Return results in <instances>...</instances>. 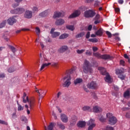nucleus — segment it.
Wrapping results in <instances>:
<instances>
[{
    "label": "nucleus",
    "instance_id": "nucleus-1",
    "mask_svg": "<svg viewBox=\"0 0 130 130\" xmlns=\"http://www.w3.org/2000/svg\"><path fill=\"white\" fill-rule=\"evenodd\" d=\"M22 99L23 103H27V102H28L29 109H30V110L31 109H33V108L35 106V99L34 98H31L29 100L28 96H27V94L25 92L23 93Z\"/></svg>",
    "mask_w": 130,
    "mask_h": 130
},
{
    "label": "nucleus",
    "instance_id": "nucleus-2",
    "mask_svg": "<svg viewBox=\"0 0 130 130\" xmlns=\"http://www.w3.org/2000/svg\"><path fill=\"white\" fill-rule=\"evenodd\" d=\"M98 70L101 72L102 75L103 76L106 75V77L105 78V81L107 82V83L110 84V83L112 82V79H111L109 74L106 72V69L103 67H99Z\"/></svg>",
    "mask_w": 130,
    "mask_h": 130
},
{
    "label": "nucleus",
    "instance_id": "nucleus-3",
    "mask_svg": "<svg viewBox=\"0 0 130 130\" xmlns=\"http://www.w3.org/2000/svg\"><path fill=\"white\" fill-rule=\"evenodd\" d=\"M82 69L85 74H92L93 73V69L90 66V62L87 60H84Z\"/></svg>",
    "mask_w": 130,
    "mask_h": 130
},
{
    "label": "nucleus",
    "instance_id": "nucleus-4",
    "mask_svg": "<svg viewBox=\"0 0 130 130\" xmlns=\"http://www.w3.org/2000/svg\"><path fill=\"white\" fill-rule=\"evenodd\" d=\"M71 80L72 77H71L70 75H67L66 76H64L61 79V82L63 83L62 86L67 88L70 87V85L72 84V82H71Z\"/></svg>",
    "mask_w": 130,
    "mask_h": 130
},
{
    "label": "nucleus",
    "instance_id": "nucleus-5",
    "mask_svg": "<svg viewBox=\"0 0 130 130\" xmlns=\"http://www.w3.org/2000/svg\"><path fill=\"white\" fill-rule=\"evenodd\" d=\"M106 116L107 119L108 120L109 124L114 125V124L117 122V119L113 116L112 113H108L107 114Z\"/></svg>",
    "mask_w": 130,
    "mask_h": 130
},
{
    "label": "nucleus",
    "instance_id": "nucleus-6",
    "mask_svg": "<svg viewBox=\"0 0 130 130\" xmlns=\"http://www.w3.org/2000/svg\"><path fill=\"white\" fill-rule=\"evenodd\" d=\"M93 55L95 57H98V58H102L103 59H112L113 58V57L109 55H101L99 53H93Z\"/></svg>",
    "mask_w": 130,
    "mask_h": 130
},
{
    "label": "nucleus",
    "instance_id": "nucleus-7",
    "mask_svg": "<svg viewBox=\"0 0 130 130\" xmlns=\"http://www.w3.org/2000/svg\"><path fill=\"white\" fill-rule=\"evenodd\" d=\"M87 125H88V130H92L95 126H96V123H95V120L90 119L87 122Z\"/></svg>",
    "mask_w": 130,
    "mask_h": 130
},
{
    "label": "nucleus",
    "instance_id": "nucleus-8",
    "mask_svg": "<svg viewBox=\"0 0 130 130\" xmlns=\"http://www.w3.org/2000/svg\"><path fill=\"white\" fill-rule=\"evenodd\" d=\"M87 88L89 89H92V90H96L98 88V85L95 82L92 81L90 83H88L87 85Z\"/></svg>",
    "mask_w": 130,
    "mask_h": 130
},
{
    "label": "nucleus",
    "instance_id": "nucleus-9",
    "mask_svg": "<svg viewBox=\"0 0 130 130\" xmlns=\"http://www.w3.org/2000/svg\"><path fill=\"white\" fill-rule=\"evenodd\" d=\"M17 16H13L12 17H10L7 21L8 24H9V25H11V26H12V25H14V24H15V23H17V19L15 18Z\"/></svg>",
    "mask_w": 130,
    "mask_h": 130
},
{
    "label": "nucleus",
    "instance_id": "nucleus-10",
    "mask_svg": "<svg viewBox=\"0 0 130 130\" xmlns=\"http://www.w3.org/2000/svg\"><path fill=\"white\" fill-rule=\"evenodd\" d=\"M84 16L86 18H92L95 16V12L92 10L86 11L84 13Z\"/></svg>",
    "mask_w": 130,
    "mask_h": 130
},
{
    "label": "nucleus",
    "instance_id": "nucleus-11",
    "mask_svg": "<svg viewBox=\"0 0 130 130\" xmlns=\"http://www.w3.org/2000/svg\"><path fill=\"white\" fill-rule=\"evenodd\" d=\"M33 16V12L29 11V10H26L25 12L24 13V18H26V19H31Z\"/></svg>",
    "mask_w": 130,
    "mask_h": 130
},
{
    "label": "nucleus",
    "instance_id": "nucleus-12",
    "mask_svg": "<svg viewBox=\"0 0 130 130\" xmlns=\"http://www.w3.org/2000/svg\"><path fill=\"white\" fill-rule=\"evenodd\" d=\"M55 28H52L50 31L51 34L52 35V37L53 38H56L60 35V32H54Z\"/></svg>",
    "mask_w": 130,
    "mask_h": 130
},
{
    "label": "nucleus",
    "instance_id": "nucleus-13",
    "mask_svg": "<svg viewBox=\"0 0 130 130\" xmlns=\"http://www.w3.org/2000/svg\"><path fill=\"white\" fill-rule=\"evenodd\" d=\"M56 124L55 122H51L48 125V127H46V126H44V129L45 130H53V128H54V126H55V125Z\"/></svg>",
    "mask_w": 130,
    "mask_h": 130
},
{
    "label": "nucleus",
    "instance_id": "nucleus-14",
    "mask_svg": "<svg viewBox=\"0 0 130 130\" xmlns=\"http://www.w3.org/2000/svg\"><path fill=\"white\" fill-rule=\"evenodd\" d=\"M69 49V47L66 45L62 46L59 49H58V52L59 53H63Z\"/></svg>",
    "mask_w": 130,
    "mask_h": 130
},
{
    "label": "nucleus",
    "instance_id": "nucleus-15",
    "mask_svg": "<svg viewBox=\"0 0 130 130\" xmlns=\"http://www.w3.org/2000/svg\"><path fill=\"white\" fill-rule=\"evenodd\" d=\"M81 12L79 10H76L72 14H71L69 18L71 19L72 18H76L78 16H80Z\"/></svg>",
    "mask_w": 130,
    "mask_h": 130
},
{
    "label": "nucleus",
    "instance_id": "nucleus-16",
    "mask_svg": "<svg viewBox=\"0 0 130 130\" xmlns=\"http://www.w3.org/2000/svg\"><path fill=\"white\" fill-rule=\"evenodd\" d=\"M64 23V20L61 18H59L56 20L55 22V25H56L57 26H61V25H63Z\"/></svg>",
    "mask_w": 130,
    "mask_h": 130
},
{
    "label": "nucleus",
    "instance_id": "nucleus-17",
    "mask_svg": "<svg viewBox=\"0 0 130 130\" xmlns=\"http://www.w3.org/2000/svg\"><path fill=\"white\" fill-rule=\"evenodd\" d=\"M60 118L62 121L65 123L69 121V118H68V116L64 114H61Z\"/></svg>",
    "mask_w": 130,
    "mask_h": 130
},
{
    "label": "nucleus",
    "instance_id": "nucleus-18",
    "mask_svg": "<svg viewBox=\"0 0 130 130\" xmlns=\"http://www.w3.org/2000/svg\"><path fill=\"white\" fill-rule=\"evenodd\" d=\"M93 110L94 112H101V111H102V109L98 106H95L93 108Z\"/></svg>",
    "mask_w": 130,
    "mask_h": 130
},
{
    "label": "nucleus",
    "instance_id": "nucleus-19",
    "mask_svg": "<svg viewBox=\"0 0 130 130\" xmlns=\"http://www.w3.org/2000/svg\"><path fill=\"white\" fill-rule=\"evenodd\" d=\"M77 126H78V127H85V126H86V122L80 121L77 123Z\"/></svg>",
    "mask_w": 130,
    "mask_h": 130
},
{
    "label": "nucleus",
    "instance_id": "nucleus-20",
    "mask_svg": "<svg viewBox=\"0 0 130 130\" xmlns=\"http://www.w3.org/2000/svg\"><path fill=\"white\" fill-rule=\"evenodd\" d=\"M123 97L124 98H126V99L129 98L130 97L129 90L128 89L124 92Z\"/></svg>",
    "mask_w": 130,
    "mask_h": 130
},
{
    "label": "nucleus",
    "instance_id": "nucleus-21",
    "mask_svg": "<svg viewBox=\"0 0 130 130\" xmlns=\"http://www.w3.org/2000/svg\"><path fill=\"white\" fill-rule=\"evenodd\" d=\"M69 36L70 35L69 34L64 33L59 36V39H66V38H68Z\"/></svg>",
    "mask_w": 130,
    "mask_h": 130
},
{
    "label": "nucleus",
    "instance_id": "nucleus-22",
    "mask_svg": "<svg viewBox=\"0 0 130 130\" xmlns=\"http://www.w3.org/2000/svg\"><path fill=\"white\" fill-rule=\"evenodd\" d=\"M83 82V79L82 78H77L74 81L75 85H78V84H81V83Z\"/></svg>",
    "mask_w": 130,
    "mask_h": 130
},
{
    "label": "nucleus",
    "instance_id": "nucleus-23",
    "mask_svg": "<svg viewBox=\"0 0 130 130\" xmlns=\"http://www.w3.org/2000/svg\"><path fill=\"white\" fill-rule=\"evenodd\" d=\"M53 17L54 18H59V17H62V15H61V13L59 12H55Z\"/></svg>",
    "mask_w": 130,
    "mask_h": 130
},
{
    "label": "nucleus",
    "instance_id": "nucleus-24",
    "mask_svg": "<svg viewBox=\"0 0 130 130\" xmlns=\"http://www.w3.org/2000/svg\"><path fill=\"white\" fill-rule=\"evenodd\" d=\"M35 91L37 92V93H38L39 95H43L44 94V90H43L42 89H37V88H35Z\"/></svg>",
    "mask_w": 130,
    "mask_h": 130
},
{
    "label": "nucleus",
    "instance_id": "nucleus-25",
    "mask_svg": "<svg viewBox=\"0 0 130 130\" xmlns=\"http://www.w3.org/2000/svg\"><path fill=\"white\" fill-rule=\"evenodd\" d=\"M82 110L83 111H92V109L91 107L88 106H85L82 108Z\"/></svg>",
    "mask_w": 130,
    "mask_h": 130
},
{
    "label": "nucleus",
    "instance_id": "nucleus-26",
    "mask_svg": "<svg viewBox=\"0 0 130 130\" xmlns=\"http://www.w3.org/2000/svg\"><path fill=\"white\" fill-rule=\"evenodd\" d=\"M102 34H103V30L102 28H100L95 32V35H97L98 36H102Z\"/></svg>",
    "mask_w": 130,
    "mask_h": 130
},
{
    "label": "nucleus",
    "instance_id": "nucleus-27",
    "mask_svg": "<svg viewBox=\"0 0 130 130\" xmlns=\"http://www.w3.org/2000/svg\"><path fill=\"white\" fill-rule=\"evenodd\" d=\"M47 15H48V10H46L40 14V16L41 17H45L46 16H47Z\"/></svg>",
    "mask_w": 130,
    "mask_h": 130
},
{
    "label": "nucleus",
    "instance_id": "nucleus-28",
    "mask_svg": "<svg viewBox=\"0 0 130 130\" xmlns=\"http://www.w3.org/2000/svg\"><path fill=\"white\" fill-rule=\"evenodd\" d=\"M25 12V9L23 8H17V13L22 14Z\"/></svg>",
    "mask_w": 130,
    "mask_h": 130
},
{
    "label": "nucleus",
    "instance_id": "nucleus-29",
    "mask_svg": "<svg viewBox=\"0 0 130 130\" xmlns=\"http://www.w3.org/2000/svg\"><path fill=\"white\" fill-rule=\"evenodd\" d=\"M48 66H50V63H44L42 65L40 71H42V70H44V69H45L46 67H48Z\"/></svg>",
    "mask_w": 130,
    "mask_h": 130
},
{
    "label": "nucleus",
    "instance_id": "nucleus-30",
    "mask_svg": "<svg viewBox=\"0 0 130 130\" xmlns=\"http://www.w3.org/2000/svg\"><path fill=\"white\" fill-rule=\"evenodd\" d=\"M67 29L71 30V31H74L75 30V26L74 25H68L66 26Z\"/></svg>",
    "mask_w": 130,
    "mask_h": 130
},
{
    "label": "nucleus",
    "instance_id": "nucleus-31",
    "mask_svg": "<svg viewBox=\"0 0 130 130\" xmlns=\"http://www.w3.org/2000/svg\"><path fill=\"white\" fill-rule=\"evenodd\" d=\"M30 29L29 28H21V29H18L16 31V34H18V33H20L21 31H29Z\"/></svg>",
    "mask_w": 130,
    "mask_h": 130
},
{
    "label": "nucleus",
    "instance_id": "nucleus-32",
    "mask_svg": "<svg viewBox=\"0 0 130 130\" xmlns=\"http://www.w3.org/2000/svg\"><path fill=\"white\" fill-rule=\"evenodd\" d=\"M123 73V69L121 68V69H116V75H120V74H122Z\"/></svg>",
    "mask_w": 130,
    "mask_h": 130
},
{
    "label": "nucleus",
    "instance_id": "nucleus-33",
    "mask_svg": "<svg viewBox=\"0 0 130 130\" xmlns=\"http://www.w3.org/2000/svg\"><path fill=\"white\" fill-rule=\"evenodd\" d=\"M6 24H7V20H4L3 22H2L0 23V29H2V28H4L5 26H6Z\"/></svg>",
    "mask_w": 130,
    "mask_h": 130
},
{
    "label": "nucleus",
    "instance_id": "nucleus-34",
    "mask_svg": "<svg viewBox=\"0 0 130 130\" xmlns=\"http://www.w3.org/2000/svg\"><path fill=\"white\" fill-rule=\"evenodd\" d=\"M83 35H85V32H81L76 36V38H81V37H83Z\"/></svg>",
    "mask_w": 130,
    "mask_h": 130
},
{
    "label": "nucleus",
    "instance_id": "nucleus-35",
    "mask_svg": "<svg viewBox=\"0 0 130 130\" xmlns=\"http://www.w3.org/2000/svg\"><path fill=\"white\" fill-rule=\"evenodd\" d=\"M11 14H12L13 15L18 14V9L17 8L15 9H13L10 11Z\"/></svg>",
    "mask_w": 130,
    "mask_h": 130
},
{
    "label": "nucleus",
    "instance_id": "nucleus-36",
    "mask_svg": "<svg viewBox=\"0 0 130 130\" xmlns=\"http://www.w3.org/2000/svg\"><path fill=\"white\" fill-rule=\"evenodd\" d=\"M99 119L102 122H104V121H105V118L101 115L99 116Z\"/></svg>",
    "mask_w": 130,
    "mask_h": 130
},
{
    "label": "nucleus",
    "instance_id": "nucleus-37",
    "mask_svg": "<svg viewBox=\"0 0 130 130\" xmlns=\"http://www.w3.org/2000/svg\"><path fill=\"white\" fill-rule=\"evenodd\" d=\"M18 111H22L24 110V106H22L21 105H18L17 107Z\"/></svg>",
    "mask_w": 130,
    "mask_h": 130
},
{
    "label": "nucleus",
    "instance_id": "nucleus-38",
    "mask_svg": "<svg viewBox=\"0 0 130 130\" xmlns=\"http://www.w3.org/2000/svg\"><path fill=\"white\" fill-rule=\"evenodd\" d=\"M9 47L12 50V52H13V53H15V52H16V51H17V50H16V48L15 47H14V46L9 45Z\"/></svg>",
    "mask_w": 130,
    "mask_h": 130
},
{
    "label": "nucleus",
    "instance_id": "nucleus-39",
    "mask_svg": "<svg viewBox=\"0 0 130 130\" xmlns=\"http://www.w3.org/2000/svg\"><path fill=\"white\" fill-rule=\"evenodd\" d=\"M31 10H32L33 13L38 12V7H37L36 6H34L31 8Z\"/></svg>",
    "mask_w": 130,
    "mask_h": 130
},
{
    "label": "nucleus",
    "instance_id": "nucleus-40",
    "mask_svg": "<svg viewBox=\"0 0 130 130\" xmlns=\"http://www.w3.org/2000/svg\"><path fill=\"white\" fill-rule=\"evenodd\" d=\"M50 65L52 66V67H54V68H57L58 63L57 62H52L50 63Z\"/></svg>",
    "mask_w": 130,
    "mask_h": 130
},
{
    "label": "nucleus",
    "instance_id": "nucleus-41",
    "mask_svg": "<svg viewBox=\"0 0 130 130\" xmlns=\"http://www.w3.org/2000/svg\"><path fill=\"white\" fill-rule=\"evenodd\" d=\"M21 120L22 121H24V122H25V123H27V122H28V120L27 119V118L25 116H22Z\"/></svg>",
    "mask_w": 130,
    "mask_h": 130
},
{
    "label": "nucleus",
    "instance_id": "nucleus-42",
    "mask_svg": "<svg viewBox=\"0 0 130 130\" xmlns=\"http://www.w3.org/2000/svg\"><path fill=\"white\" fill-rule=\"evenodd\" d=\"M88 41H90V42H93V43H96V42L98 41V40H97V39H89Z\"/></svg>",
    "mask_w": 130,
    "mask_h": 130
},
{
    "label": "nucleus",
    "instance_id": "nucleus-43",
    "mask_svg": "<svg viewBox=\"0 0 130 130\" xmlns=\"http://www.w3.org/2000/svg\"><path fill=\"white\" fill-rule=\"evenodd\" d=\"M36 32L38 36H39V35H40V28H39V27H37L36 28Z\"/></svg>",
    "mask_w": 130,
    "mask_h": 130
},
{
    "label": "nucleus",
    "instance_id": "nucleus-44",
    "mask_svg": "<svg viewBox=\"0 0 130 130\" xmlns=\"http://www.w3.org/2000/svg\"><path fill=\"white\" fill-rule=\"evenodd\" d=\"M1 124H4L5 125H8V122L4 121L3 120H0Z\"/></svg>",
    "mask_w": 130,
    "mask_h": 130
},
{
    "label": "nucleus",
    "instance_id": "nucleus-45",
    "mask_svg": "<svg viewBox=\"0 0 130 130\" xmlns=\"http://www.w3.org/2000/svg\"><path fill=\"white\" fill-rule=\"evenodd\" d=\"M16 117H17V114H16V112H14L12 114L11 118L12 119H16Z\"/></svg>",
    "mask_w": 130,
    "mask_h": 130
},
{
    "label": "nucleus",
    "instance_id": "nucleus-46",
    "mask_svg": "<svg viewBox=\"0 0 130 130\" xmlns=\"http://www.w3.org/2000/svg\"><path fill=\"white\" fill-rule=\"evenodd\" d=\"M8 72L9 73H13V72H15V69L11 67L8 70Z\"/></svg>",
    "mask_w": 130,
    "mask_h": 130
},
{
    "label": "nucleus",
    "instance_id": "nucleus-47",
    "mask_svg": "<svg viewBox=\"0 0 130 130\" xmlns=\"http://www.w3.org/2000/svg\"><path fill=\"white\" fill-rule=\"evenodd\" d=\"M72 120H73V124H75V123H76V121H77V116H74L72 118Z\"/></svg>",
    "mask_w": 130,
    "mask_h": 130
},
{
    "label": "nucleus",
    "instance_id": "nucleus-48",
    "mask_svg": "<svg viewBox=\"0 0 130 130\" xmlns=\"http://www.w3.org/2000/svg\"><path fill=\"white\" fill-rule=\"evenodd\" d=\"M58 125L61 129H64V128H66V127L62 124H58Z\"/></svg>",
    "mask_w": 130,
    "mask_h": 130
},
{
    "label": "nucleus",
    "instance_id": "nucleus-49",
    "mask_svg": "<svg viewBox=\"0 0 130 130\" xmlns=\"http://www.w3.org/2000/svg\"><path fill=\"white\" fill-rule=\"evenodd\" d=\"M84 51H85V50H84V49H82V50H77V52L79 54H81L83 53V52H84Z\"/></svg>",
    "mask_w": 130,
    "mask_h": 130
},
{
    "label": "nucleus",
    "instance_id": "nucleus-50",
    "mask_svg": "<svg viewBox=\"0 0 130 130\" xmlns=\"http://www.w3.org/2000/svg\"><path fill=\"white\" fill-rule=\"evenodd\" d=\"M6 78V74L5 73H0V79Z\"/></svg>",
    "mask_w": 130,
    "mask_h": 130
},
{
    "label": "nucleus",
    "instance_id": "nucleus-51",
    "mask_svg": "<svg viewBox=\"0 0 130 130\" xmlns=\"http://www.w3.org/2000/svg\"><path fill=\"white\" fill-rule=\"evenodd\" d=\"M106 33L107 35H108V37H109V38H111L112 35H111V32H109V31H107L106 32Z\"/></svg>",
    "mask_w": 130,
    "mask_h": 130
},
{
    "label": "nucleus",
    "instance_id": "nucleus-52",
    "mask_svg": "<svg viewBox=\"0 0 130 130\" xmlns=\"http://www.w3.org/2000/svg\"><path fill=\"white\" fill-rule=\"evenodd\" d=\"M105 130H113V127H112V126H107L106 127Z\"/></svg>",
    "mask_w": 130,
    "mask_h": 130
},
{
    "label": "nucleus",
    "instance_id": "nucleus-53",
    "mask_svg": "<svg viewBox=\"0 0 130 130\" xmlns=\"http://www.w3.org/2000/svg\"><path fill=\"white\" fill-rule=\"evenodd\" d=\"M92 97H93V98L94 99H98V98L97 97V94H96V93H94V92L92 93Z\"/></svg>",
    "mask_w": 130,
    "mask_h": 130
},
{
    "label": "nucleus",
    "instance_id": "nucleus-54",
    "mask_svg": "<svg viewBox=\"0 0 130 130\" xmlns=\"http://www.w3.org/2000/svg\"><path fill=\"white\" fill-rule=\"evenodd\" d=\"M124 57L125 58H126L127 59H128V62H130V59L128 57V56L126 54H125L124 55Z\"/></svg>",
    "mask_w": 130,
    "mask_h": 130
},
{
    "label": "nucleus",
    "instance_id": "nucleus-55",
    "mask_svg": "<svg viewBox=\"0 0 130 130\" xmlns=\"http://www.w3.org/2000/svg\"><path fill=\"white\" fill-rule=\"evenodd\" d=\"M85 54L87 55H91L92 54V52H91V51H90L89 50H87Z\"/></svg>",
    "mask_w": 130,
    "mask_h": 130
},
{
    "label": "nucleus",
    "instance_id": "nucleus-56",
    "mask_svg": "<svg viewBox=\"0 0 130 130\" xmlns=\"http://www.w3.org/2000/svg\"><path fill=\"white\" fill-rule=\"evenodd\" d=\"M124 63H125V62L123 61V60H121L120 61V64L123 67H124Z\"/></svg>",
    "mask_w": 130,
    "mask_h": 130
},
{
    "label": "nucleus",
    "instance_id": "nucleus-57",
    "mask_svg": "<svg viewBox=\"0 0 130 130\" xmlns=\"http://www.w3.org/2000/svg\"><path fill=\"white\" fill-rule=\"evenodd\" d=\"M92 50H93V51L95 52V51H97L98 50V48H97L96 47H93L92 48Z\"/></svg>",
    "mask_w": 130,
    "mask_h": 130
},
{
    "label": "nucleus",
    "instance_id": "nucleus-58",
    "mask_svg": "<svg viewBox=\"0 0 130 130\" xmlns=\"http://www.w3.org/2000/svg\"><path fill=\"white\" fill-rule=\"evenodd\" d=\"M99 23H100V20L95 19V20L94 21V24H99Z\"/></svg>",
    "mask_w": 130,
    "mask_h": 130
},
{
    "label": "nucleus",
    "instance_id": "nucleus-59",
    "mask_svg": "<svg viewBox=\"0 0 130 130\" xmlns=\"http://www.w3.org/2000/svg\"><path fill=\"white\" fill-rule=\"evenodd\" d=\"M126 117H127V118H130V112H128L125 115Z\"/></svg>",
    "mask_w": 130,
    "mask_h": 130
},
{
    "label": "nucleus",
    "instance_id": "nucleus-60",
    "mask_svg": "<svg viewBox=\"0 0 130 130\" xmlns=\"http://www.w3.org/2000/svg\"><path fill=\"white\" fill-rule=\"evenodd\" d=\"M94 19L95 20H99L100 19V15H96Z\"/></svg>",
    "mask_w": 130,
    "mask_h": 130
},
{
    "label": "nucleus",
    "instance_id": "nucleus-61",
    "mask_svg": "<svg viewBox=\"0 0 130 130\" xmlns=\"http://www.w3.org/2000/svg\"><path fill=\"white\" fill-rule=\"evenodd\" d=\"M90 37V32L88 31L87 32V33L86 34V38H89Z\"/></svg>",
    "mask_w": 130,
    "mask_h": 130
},
{
    "label": "nucleus",
    "instance_id": "nucleus-62",
    "mask_svg": "<svg viewBox=\"0 0 130 130\" xmlns=\"http://www.w3.org/2000/svg\"><path fill=\"white\" fill-rule=\"evenodd\" d=\"M83 89H84V90H85V92H89V89H88L86 87V86H84L83 87Z\"/></svg>",
    "mask_w": 130,
    "mask_h": 130
},
{
    "label": "nucleus",
    "instance_id": "nucleus-63",
    "mask_svg": "<svg viewBox=\"0 0 130 130\" xmlns=\"http://www.w3.org/2000/svg\"><path fill=\"white\" fill-rule=\"evenodd\" d=\"M18 6H19V4L17 3L12 5V7L13 8H17V7H18Z\"/></svg>",
    "mask_w": 130,
    "mask_h": 130
},
{
    "label": "nucleus",
    "instance_id": "nucleus-64",
    "mask_svg": "<svg viewBox=\"0 0 130 130\" xmlns=\"http://www.w3.org/2000/svg\"><path fill=\"white\" fill-rule=\"evenodd\" d=\"M61 95V92L59 91L57 94V98H59V96Z\"/></svg>",
    "mask_w": 130,
    "mask_h": 130
}]
</instances>
